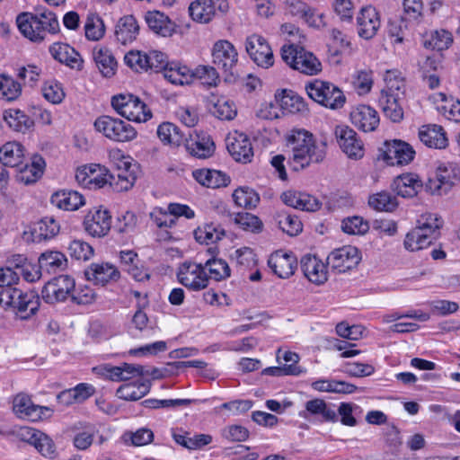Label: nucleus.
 <instances>
[{"label": "nucleus", "instance_id": "49", "mask_svg": "<svg viewBox=\"0 0 460 460\" xmlns=\"http://www.w3.org/2000/svg\"><path fill=\"white\" fill-rule=\"evenodd\" d=\"M8 126L15 131L25 132L32 125V120L22 111L10 109L4 113Z\"/></svg>", "mask_w": 460, "mask_h": 460}, {"label": "nucleus", "instance_id": "26", "mask_svg": "<svg viewBox=\"0 0 460 460\" xmlns=\"http://www.w3.org/2000/svg\"><path fill=\"white\" fill-rule=\"evenodd\" d=\"M420 140L428 147L435 149L446 148L448 140L444 128L437 124L423 125L419 128Z\"/></svg>", "mask_w": 460, "mask_h": 460}, {"label": "nucleus", "instance_id": "50", "mask_svg": "<svg viewBox=\"0 0 460 460\" xmlns=\"http://www.w3.org/2000/svg\"><path fill=\"white\" fill-rule=\"evenodd\" d=\"M233 199L236 206L252 209L259 204L260 196L254 190L249 187H240L234 191Z\"/></svg>", "mask_w": 460, "mask_h": 460}, {"label": "nucleus", "instance_id": "20", "mask_svg": "<svg viewBox=\"0 0 460 460\" xmlns=\"http://www.w3.org/2000/svg\"><path fill=\"white\" fill-rule=\"evenodd\" d=\"M357 26L359 37L370 40L376 36L381 26L376 9L371 5L363 7L357 17Z\"/></svg>", "mask_w": 460, "mask_h": 460}, {"label": "nucleus", "instance_id": "25", "mask_svg": "<svg viewBox=\"0 0 460 460\" xmlns=\"http://www.w3.org/2000/svg\"><path fill=\"white\" fill-rule=\"evenodd\" d=\"M460 179L459 168L455 164L439 165L436 172L434 192L439 195L447 193Z\"/></svg>", "mask_w": 460, "mask_h": 460}, {"label": "nucleus", "instance_id": "6", "mask_svg": "<svg viewBox=\"0 0 460 460\" xmlns=\"http://www.w3.org/2000/svg\"><path fill=\"white\" fill-rule=\"evenodd\" d=\"M111 106L118 114L134 122H146L152 112L141 99L132 93H119L111 98Z\"/></svg>", "mask_w": 460, "mask_h": 460}, {"label": "nucleus", "instance_id": "19", "mask_svg": "<svg viewBox=\"0 0 460 460\" xmlns=\"http://www.w3.org/2000/svg\"><path fill=\"white\" fill-rule=\"evenodd\" d=\"M268 266L279 279H288L297 268V260L292 252L277 251L270 254Z\"/></svg>", "mask_w": 460, "mask_h": 460}, {"label": "nucleus", "instance_id": "43", "mask_svg": "<svg viewBox=\"0 0 460 460\" xmlns=\"http://www.w3.org/2000/svg\"><path fill=\"white\" fill-rule=\"evenodd\" d=\"M164 75L166 80L175 85L190 84L193 82L192 70L180 63H170Z\"/></svg>", "mask_w": 460, "mask_h": 460}, {"label": "nucleus", "instance_id": "28", "mask_svg": "<svg viewBox=\"0 0 460 460\" xmlns=\"http://www.w3.org/2000/svg\"><path fill=\"white\" fill-rule=\"evenodd\" d=\"M415 151L407 143L401 140H394L392 144L388 145L385 152V159L387 164L391 165L408 164L414 158Z\"/></svg>", "mask_w": 460, "mask_h": 460}, {"label": "nucleus", "instance_id": "8", "mask_svg": "<svg viewBox=\"0 0 460 460\" xmlns=\"http://www.w3.org/2000/svg\"><path fill=\"white\" fill-rule=\"evenodd\" d=\"M94 128L105 137L116 142L131 141L137 137V130L129 123L107 115L98 117Z\"/></svg>", "mask_w": 460, "mask_h": 460}, {"label": "nucleus", "instance_id": "39", "mask_svg": "<svg viewBox=\"0 0 460 460\" xmlns=\"http://www.w3.org/2000/svg\"><path fill=\"white\" fill-rule=\"evenodd\" d=\"M209 104L210 113L221 120H232L237 114L236 106L234 102L225 96H213L209 101Z\"/></svg>", "mask_w": 460, "mask_h": 460}, {"label": "nucleus", "instance_id": "27", "mask_svg": "<svg viewBox=\"0 0 460 460\" xmlns=\"http://www.w3.org/2000/svg\"><path fill=\"white\" fill-rule=\"evenodd\" d=\"M281 200L289 207L304 211H316L321 207V202L314 196L295 190L283 192Z\"/></svg>", "mask_w": 460, "mask_h": 460}, {"label": "nucleus", "instance_id": "37", "mask_svg": "<svg viewBox=\"0 0 460 460\" xmlns=\"http://www.w3.org/2000/svg\"><path fill=\"white\" fill-rule=\"evenodd\" d=\"M45 166L44 159L40 155H34L30 164L19 169L16 179L26 185L35 183L41 178Z\"/></svg>", "mask_w": 460, "mask_h": 460}, {"label": "nucleus", "instance_id": "63", "mask_svg": "<svg viewBox=\"0 0 460 460\" xmlns=\"http://www.w3.org/2000/svg\"><path fill=\"white\" fill-rule=\"evenodd\" d=\"M360 411V407L353 402H341L337 410V415L341 417L343 425L354 427L357 425L354 415Z\"/></svg>", "mask_w": 460, "mask_h": 460}, {"label": "nucleus", "instance_id": "59", "mask_svg": "<svg viewBox=\"0 0 460 460\" xmlns=\"http://www.w3.org/2000/svg\"><path fill=\"white\" fill-rule=\"evenodd\" d=\"M193 81L199 80L207 86H216L218 81V74L215 67L210 66H199L192 70Z\"/></svg>", "mask_w": 460, "mask_h": 460}, {"label": "nucleus", "instance_id": "36", "mask_svg": "<svg viewBox=\"0 0 460 460\" xmlns=\"http://www.w3.org/2000/svg\"><path fill=\"white\" fill-rule=\"evenodd\" d=\"M149 29L163 37L171 36L175 31V24L164 13L159 11L147 12L145 15Z\"/></svg>", "mask_w": 460, "mask_h": 460}, {"label": "nucleus", "instance_id": "35", "mask_svg": "<svg viewBox=\"0 0 460 460\" xmlns=\"http://www.w3.org/2000/svg\"><path fill=\"white\" fill-rule=\"evenodd\" d=\"M150 388L151 382L140 378L120 385L116 391V395L125 401H137L147 394Z\"/></svg>", "mask_w": 460, "mask_h": 460}, {"label": "nucleus", "instance_id": "18", "mask_svg": "<svg viewBox=\"0 0 460 460\" xmlns=\"http://www.w3.org/2000/svg\"><path fill=\"white\" fill-rule=\"evenodd\" d=\"M85 279L94 285L104 287L120 278L119 270L109 262H93L84 270Z\"/></svg>", "mask_w": 460, "mask_h": 460}, {"label": "nucleus", "instance_id": "38", "mask_svg": "<svg viewBox=\"0 0 460 460\" xmlns=\"http://www.w3.org/2000/svg\"><path fill=\"white\" fill-rule=\"evenodd\" d=\"M24 147L16 141H10L0 147V162L4 166L19 167L23 164Z\"/></svg>", "mask_w": 460, "mask_h": 460}, {"label": "nucleus", "instance_id": "17", "mask_svg": "<svg viewBox=\"0 0 460 460\" xmlns=\"http://www.w3.org/2000/svg\"><path fill=\"white\" fill-rule=\"evenodd\" d=\"M226 148L231 156L237 162L249 163L253 157L252 142L243 132L234 131L226 137Z\"/></svg>", "mask_w": 460, "mask_h": 460}, {"label": "nucleus", "instance_id": "12", "mask_svg": "<svg viewBox=\"0 0 460 460\" xmlns=\"http://www.w3.org/2000/svg\"><path fill=\"white\" fill-rule=\"evenodd\" d=\"M213 63L226 74L234 75L238 62V53L228 40H217L212 49Z\"/></svg>", "mask_w": 460, "mask_h": 460}, {"label": "nucleus", "instance_id": "2", "mask_svg": "<svg viewBox=\"0 0 460 460\" xmlns=\"http://www.w3.org/2000/svg\"><path fill=\"white\" fill-rule=\"evenodd\" d=\"M16 24L20 32L33 42H41L48 34L59 31L57 15L49 10L39 14L23 12L17 15Z\"/></svg>", "mask_w": 460, "mask_h": 460}, {"label": "nucleus", "instance_id": "41", "mask_svg": "<svg viewBox=\"0 0 460 460\" xmlns=\"http://www.w3.org/2000/svg\"><path fill=\"white\" fill-rule=\"evenodd\" d=\"M39 267L48 273H56L63 270L67 265V260L64 253L58 251H46L40 254L38 260Z\"/></svg>", "mask_w": 460, "mask_h": 460}, {"label": "nucleus", "instance_id": "40", "mask_svg": "<svg viewBox=\"0 0 460 460\" xmlns=\"http://www.w3.org/2000/svg\"><path fill=\"white\" fill-rule=\"evenodd\" d=\"M454 42L453 34L444 29L427 33L423 40V47L428 49L443 51L448 49Z\"/></svg>", "mask_w": 460, "mask_h": 460}, {"label": "nucleus", "instance_id": "32", "mask_svg": "<svg viewBox=\"0 0 460 460\" xmlns=\"http://www.w3.org/2000/svg\"><path fill=\"white\" fill-rule=\"evenodd\" d=\"M402 93H386L381 92L378 103L385 116L393 122H400L403 119V109L402 106Z\"/></svg>", "mask_w": 460, "mask_h": 460}, {"label": "nucleus", "instance_id": "1", "mask_svg": "<svg viewBox=\"0 0 460 460\" xmlns=\"http://www.w3.org/2000/svg\"><path fill=\"white\" fill-rule=\"evenodd\" d=\"M288 164L295 172L302 171L313 164L322 163L326 156L327 145L318 141L304 128H293L286 135Z\"/></svg>", "mask_w": 460, "mask_h": 460}, {"label": "nucleus", "instance_id": "57", "mask_svg": "<svg viewBox=\"0 0 460 460\" xmlns=\"http://www.w3.org/2000/svg\"><path fill=\"white\" fill-rule=\"evenodd\" d=\"M41 92L44 98L53 104L61 103L66 95L61 84L56 80L45 82Z\"/></svg>", "mask_w": 460, "mask_h": 460}, {"label": "nucleus", "instance_id": "13", "mask_svg": "<svg viewBox=\"0 0 460 460\" xmlns=\"http://www.w3.org/2000/svg\"><path fill=\"white\" fill-rule=\"evenodd\" d=\"M245 49L257 66L268 68L274 64L272 49L262 36L252 34L247 37Z\"/></svg>", "mask_w": 460, "mask_h": 460}, {"label": "nucleus", "instance_id": "51", "mask_svg": "<svg viewBox=\"0 0 460 460\" xmlns=\"http://www.w3.org/2000/svg\"><path fill=\"white\" fill-rule=\"evenodd\" d=\"M94 60L99 71L103 76L111 77L115 74L117 62L109 49H99L94 55Z\"/></svg>", "mask_w": 460, "mask_h": 460}, {"label": "nucleus", "instance_id": "54", "mask_svg": "<svg viewBox=\"0 0 460 460\" xmlns=\"http://www.w3.org/2000/svg\"><path fill=\"white\" fill-rule=\"evenodd\" d=\"M384 80L385 82V87L381 92H386V93H403L404 80L399 70H386Z\"/></svg>", "mask_w": 460, "mask_h": 460}, {"label": "nucleus", "instance_id": "7", "mask_svg": "<svg viewBox=\"0 0 460 460\" xmlns=\"http://www.w3.org/2000/svg\"><path fill=\"white\" fill-rule=\"evenodd\" d=\"M281 58L285 63L295 70L307 75H314L322 71L320 60L309 51L295 45H284Z\"/></svg>", "mask_w": 460, "mask_h": 460}, {"label": "nucleus", "instance_id": "61", "mask_svg": "<svg viewBox=\"0 0 460 460\" xmlns=\"http://www.w3.org/2000/svg\"><path fill=\"white\" fill-rule=\"evenodd\" d=\"M109 159L111 164L118 172L134 170L132 164L133 159L129 155H126L122 150L119 148H111L109 150Z\"/></svg>", "mask_w": 460, "mask_h": 460}, {"label": "nucleus", "instance_id": "53", "mask_svg": "<svg viewBox=\"0 0 460 460\" xmlns=\"http://www.w3.org/2000/svg\"><path fill=\"white\" fill-rule=\"evenodd\" d=\"M368 204L376 210L385 212H392L398 206L396 198L385 191L378 192L370 196Z\"/></svg>", "mask_w": 460, "mask_h": 460}, {"label": "nucleus", "instance_id": "42", "mask_svg": "<svg viewBox=\"0 0 460 460\" xmlns=\"http://www.w3.org/2000/svg\"><path fill=\"white\" fill-rule=\"evenodd\" d=\"M25 434L29 436L31 442L43 456L49 459L55 458L56 447L54 442L49 437L31 429H25L22 435Z\"/></svg>", "mask_w": 460, "mask_h": 460}, {"label": "nucleus", "instance_id": "55", "mask_svg": "<svg viewBox=\"0 0 460 460\" xmlns=\"http://www.w3.org/2000/svg\"><path fill=\"white\" fill-rule=\"evenodd\" d=\"M68 252L73 259L88 261L93 256L94 250L88 243L76 239L70 242Z\"/></svg>", "mask_w": 460, "mask_h": 460}, {"label": "nucleus", "instance_id": "44", "mask_svg": "<svg viewBox=\"0 0 460 460\" xmlns=\"http://www.w3.org/2000/svg\"><path fill=\"white\" fill-rule=\"evenodd\" d=\"M279 105L283 113H305L307 111V104L303 97L292 91H284L279 101Z\"/></svg>", "mask_w": 460, "mask_h": 460}, {"label": "nucleus", "instance_id": "31", "mask_svg": "<svg viewBox=\"0 0 460 460\" xmlns=\"http://www.w3.org/2000/svg\"><path fill=\"white\" fill-rule=\"evenodd\" d=\"M49 52L56 60L71 68L80 70L83 66L80 54L68 44L56 42L50 46Z\"/></svg>", "mask_w": 460, "mask_h": 460}, {"label": "nucleus", "instance_id": "5", "mask_svg": "<svg viewBox=\"0 0 460 460\" xmlns=\"http://www.w3.org/2000/svg\"><path fill=\"white\" fill-rule=\"evenodd\" d=\"M305 91L313 101L331 110L342 108L346 102L343 92L327 81L314 79L305 84Z\"/></svg>", "mask_w": 460, "mask_h": 460}, {"label": "nucleus", "instance_id": "30", "mask_svg": "<svg viewBox=\"0 0 460 460\" xmlns=\"http://www.w3.org/2000/svg\"><path fill=\"white\" fill-rule=\"evenodd\" d=\"M50 202L56 208L66 211H75L85 204L84 196L72 190H59L50 197Z\"/></svg>", "mask_w": 460, "mask_h": 460}, {"label": "nucleus", "instance_id": "9", "mask_svg": "<svg viewBox=\"0 0 460 460\" xmlns=\"http://www.w3.org/2000/svg\"><path fill=\"white\" fill-rule=\"evenodd\" d=\"M13 410L19 418L33 422L49 419L54 412L50 407L34 404L31 397L22 393L13 398Z\"/></svg>", "mask_w": 460, "mask_h": 460}, {"label": "nucleus", "instance_id": "46", "mask_svg": "<svg viewBox=\"0 0 460 460\" xmlns=\"http://www.w3.org/2000/svg\"><path fill=\"white\" fill-rule=\"evenodd\" d=\"M157 136L164 144L179 146L186 140L185 133L171 122H164L157 128Z\"/></svg>", "mask_w": 460, "mask_h": 460}, {"label": "nucleus", "instance_id": "56", "mask_svg": "<svg viewBox=\"0 0 460 460\" xmlns=\"http://www.w3.org/2000/svg\"><path fill=\"white\" fill-rule=\"evenodd\" d=\"M234 222L244 231L259 233L262 229L261 220L255 215L248 212H239L234 217Z\"/></svg>", "mask_w": 460, "mask_h": 460}, {"label": "nucleus", "instance_id": "29", "mask_svg": "<svg viewBox=\"0 0 460 460\" xmlns=\"http://www.w3.org/2000/svg\"><path fill=\"white\" fill-rule=\"evenodd\" d=\"M422 188V182L418 174L409 172L397 176L393 183L392 189L402 198H412L418 194Z\"/></svg>", "mask_w": 460, "mask_h": 460}, {"label": "nucleus", "instance_id": "15", "mask_svg": "<svg viewBox=\"0 0 460 460\" xmlns=\"http://www.w3.org/2000/svg\"><path fill=\"white\" fill-rule=\"evenodd\" d=\"M337 142L341 150L351 159H360L364 156V145L349 126H337L335 128Z\"/></svg>", "mask_w": 460, "mask_h": 460}, {"label": "nucleus", "instance_id": "45", "mask_svg": "<svg viewBox=\"0 0 460 460\" xmlns=\"http://www.w3.org/2000/svg\"><path fill=\"white\" fill-rule=\"evenodd\" d=\"M189 12L194 21L207 23L215 15L216 7L213 0H196L190 4Z\"/></svg>", "mask_w": 460, "mask_h": 460}, {"label": "nucleus", "instance_id": "11", "mask_svg": "<svg viewBox=\"0 0 460 460\" xmlns=\"http://www.w3.org/2000/svg\"><path fill=\"white\" fill-rule=\"evenodd\" d=\"M177 278L180 283L192 290H200L208 285V276L201 263L183 262L179 267Z\"/></svg>", "mask_w": 460, "mask_h": 460}, {"label": "nucleus", "instance_id": "21", "mask_svg": "<svg viewBox=\"0 0 460 460\" xmlns=\"http://www.w3.org/2000/svg\"><path fill=\"white\" fill-rule=\"evenodd\" d=\"M350 121L359 130L372 132L379 125L378 112L369 105H358L350 112Z\"/></svg>", "mask_w": 460, "mask_h": 460}, {"label": "nucleus", "instance_id": "24", "mask_svg": "<svg viewBox=\"0 0 460 460\" xmlns=\"http://www.w3.org/2000/svg\"><path fill=\"white\" fill-rule=\"evenodd\" d=\"M299 416L307 419L314 416L320 422H337L336 411L327 404L323 399L309 400L305 404V411L299 412Z\"/></svg>", "mask_w": 460, "mask_h": 460}, {"label": "nucleus", "instance_id": "33", "mask_svg": "<svg viewBox=\"0 0 460 460\" xmlns=\"http://www.w3.org/2000/svg\"><path fill=\"white\" fill-rule=\"evenodd\" d=\"M139 34V25L133 15H124L119 18L115 26V38L123 45L137 40Z\"/></svg>", "mask_w": 460, "mask_h": 460}, {"label": "nucleus", "instance_id": "47", "mask_svg": "<svg viewBox=\"0 0 460 460\" xmlns=\"http://www.w3.org/2000/svg\"><path fill=\"white\" fill-rule=\"evenodd\" d=\"M84 29L86 39L92 41L100 40L105 34L104 22L102 17L95 13L87 14Z\"/></svg>", "mask_w": 460, "mask_h": 460}, {"label": "nucleus", "instance_id": "14", "mask_svg": "<svg viewBox=\"0 0 460 460\" xmlns=\"http://www.w3.org/2000/svg\"><path fill=\"white\" fill-rule=\"evenodd\" d=\"M85 232L93 237H103L111 230V216L107 209L93 208L90 209L84 219Z\"/></svg>", "mask_w": 460, "mask_h": 460}, {"label": "nucleus", "instance_id": "4", "mask_svg": "<svg viewBox=\"0 0 460 460\" xmlns=\"http://www.w3.org/2000/svg\"><path fill=\"white\" fill-rule=\"evenodd\" d=\"M443 220L436 214L426 213L418 219V226L404 239L407 251L416 252L429 247L439 235Z\"/></svg>", "mask_w": 460, "mask_h": 460}, {"label": "nucleus", "instance_id": "52", "mask_svg": "<svg viewBox=\"0 0 460 460\" xmlns=\"http://www.w3.org/2000/svg\"><path fill=\"white\" fill-rule=\"evenodd\" d=\"M22 93L21 84L12 76L0 75V99L11 102L16 100Z\"/></svg>", "mask_w": 460, "mask_h": 460}, {"label": "nucleus", "instance_id": "58", "mask_svg": "<svg viewBox=\"0 0 460 460\" xmlns=\"http://www.w3.org/2000/svg\"><path fill=\"white\" fill-rule=\"evenodd\" d=\"M60 230V226L56 219L52 217H43L35 229L38 234L40 239H51L55 237Z\"/></svg>", "mask_w": 460, "mask_h": 460}, {"label": "nucleus", "instance_id": "64", "mask_svg": "<svg viewBox=\"0 0 460 460\" xmlns=\"http://www.w3.org/2000/svg\"><path fill=\"white\" fill-rule=\"evenodd\" d=\"M438 111L447 119L459 123L460 122V100L444 99V103L438 107Z\"/></svg>", "mask_w": 460, "mask_h": 460}, {"label": "nucleus", "instance_id": "48", "mask_svg": "<svg viewBox=\"0 0 460 460\" xmlns=\"http://www.w3.org/2000/svg\"><path fill=\"white\" fill-rule=\"evenodd\" d=\"M204 267L208 273V279H211L215 281H222L228 279L231 275L230 267L223 259L211 258L205 262Z\"/></svg>", "mask_w": 460, "mask_h": 460}, {"label": "nucleus", "instance_id": "34", "mask_svg": "<svg viewBox=\"0 0 460 460\" xmlns=\"http://www.w3.org/2000/svg\"><path fill=\"white\" fill-rule=\"evenodd\" d=\"M193 178L202 186L217 189L230 183V177L225 172L211 169H197L192 172Z\"/></svg>", "mask_w": 460, "mask_h": 460}, {"label": "nucleus", "instance_id": "22", "mask_svg": "<svg viewBox=\"0 0 460 460\" xmlns=\"http://www.w3.org/2000/svg\"><path fill=\"white\" fill-rule=\"evenodd\" d=\"M301 270L312 283L322 285L328 279V263L314 255L306 254L301 260Z\"/></svg>", "mask_w": 460, "mask_h": 460}, {"label": "nucleus", "instance_id": "10", "mask_svg": "<svg viewBox=\"0 0 460 460\" xmlns=\"http://www.w3.org/2000/svg\"><path fill=\"white\" fill-rule=\"evenodd\" d=\"M75 279L69 275H59L49 281L42 288V298L49 304L64 302L71 298L75 289Z\"/></svg>", "mask_w": 460, "mask_h": 460}, {"label": "nucleus", "instance_id": "23", "mask_svg": "<svg viewBox=\"0 0 460 460\" xmlns=\"http://www.w3.org/2000/svg\"><path fill=\"white\" fill-rule=\"evenodd\" d=\"M182 145L191 155L198 158H208L215 151V144L211 137L204 132L190 134Z\"/></svg>", "mask_w": 460, "mask_h": 460}, {"label": "nucleus", "instance_id": "62", "mask_svg": "<svg viewBox=\"0 0 460 460\" xmlns=\"http://www.w3.org/2000/svg\"><path fill=\"white\" fill-rule=\"evenodd\" d=\"M341 228L349 234H364L369 229V225L361 217L354 216L342 220Z\"/></svg>", "mask_w": 460, "mask_h": 460}, {"label": "nucleus", "instance_id": "60", "mask_svg": "<svg viewBox=\"0 0 460 460\" xmlns=\"http://www.w3.org/2000/svg\"><path fill=\"white\" fill-rule=\"evenodd\" d=\"M403 14L401 22H419L422 17L423 4L421 0H403Z\"/></svg>", "mask_w": 460, "mask_h": 460}, {"label": "nucleus", "instance_id": "3", "mask_svg": "<svg viewBox=\"0 0 460 460\" xmlns=\"http://www.w3.org/2000/svg\"><path fill=\"white\" fill-rule=\"evenodd\" d=\"M40 296L32 290L24 291L17 286L0 290V307L12 310L22 320L34 315L40 307Z\"/></svg>", "mask_w": 460, "mask_h": 460}, {"label": "nucleus", "instance_id": "16", "mask_svg": "<svg viewBox=\"0 0 460 460\" xmlns=\"http://www.w3.org/2000/svg\"><path fill=\"white\" fill-rule=\"evenodd\" d=\"M360 260L361 257L358 248L351 245L335 249L327 257L328 265L339 273L355 268Z\"/></svg>", "mask_w": 460, "mask_h": 460}]
</instances>
